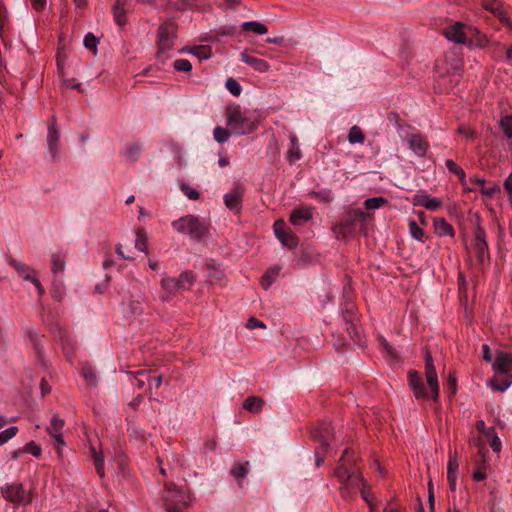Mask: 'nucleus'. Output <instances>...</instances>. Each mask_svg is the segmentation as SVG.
Instances as JSON below:
<instances>
[{"label":"nucleus","mask_w":512,"mask_h":512,"mask_svg":"<svg viewBox=\"0 0 512 512\" xmlns=\"http://www.w3.org/2000/svg\"><path fill=\"white\" fill-rule=\"evenodd\" d=\"M225 87L233 96H239L241 94L242 88L234 78H228Z\"/></svg>","instance_id":"52"},{"label":"nucleus","mask_w":512,"mask_h":512,"mask_svg":"<svg viewBox=\"0 0 512 512\" xmlns=\"http://www.w3.org/2000/svg\"><path fill=\"white\" fill-rule=\"evenodd\" d=\"M434 228L435 232L443 237V236H454V228L453 226L447 222L445 218H436L434 220Z\"/></svg>","instance_id":"26"},{"label":"nucleus","mask_w":512,"mask_h":512,"mask_svg":"<svg viewBox=\"0 0 512 512\" xmlns=\"http://www.w3.org/2000/svg\"><path fill=\"white\" fill-rule=\"evenodd\" d=\"M407 379L409 387L416 399L428 400L430 398L425 384L416 370H410L408 372Z\"/></svg>","instance_id":"11"},{"label":"nucleus","mask_w":512,"mask_h":512,"mask_svg":"<svg viewBox=\"0 0 512 512\" xmlns=\"http://www.w3.org/2000/svg\"><path fill=\"white\" fill-rule=\"evenodd\" d=\"M135 248H137L139 251L147 252V237L143 230L137 231V239L135 242Z\"/></svg>","instance_id":"55"},{"label":"nucleus","mask_w":512,"mask_h":512,"mask_svg":"<svg viewBox=\"0 0 512 512\" xmlns=\"http://www.w3.org/2000/svg\"><path fill=\"white\" fill-rule=\"evenodd\" d=\"M208 278L211 283L220 284L225 275L219 264L213 262L207 264Z\"/></svg>","instance_id":"27"},{"label":"nucleus","mask_w":512,"mask_h":512,"mask_svg":"<svg viewBox=\"0 0 512 512\" xmlns=\"http://www.w3.org/2000/svg\"><path fill=\"white\" fill-rule=\"evenodd\" d=\"M51 264L52 272L55 275L63 272L65 269V260L59 255H52Z\"/></svg>","instance_id":"47"},{"label":"nucleus","mask_w":512,"mask_h":512,"mask_svg":"<svg viewBox=\"0 0 512 512\" xmlns=\"http://www.w3.org/2000/svg\"><path fill=\"white\" fill-rule=\"evenodd\" d=\"M495 374L512 375V354L498 351L493 363Z\"/></svg>","instance_id":"16"},{"label":"nucleus","mask_w":512,"mask_h":512,"mask_svg":"<svg viewBox=\"0 0 512 512\" xmlns=\"http://www.w3.org/2000/svg\"><path fill=\"white\" fill-rule=\"evenodd\" d=\"M445 165H446L447 169L449 170V172L455 174L459 178V181L462 184L465 192H470L475 189L473 187L466 186V173L458 164H456L451 159H447L445 162Z\"/></svg>","instance_id":"25"},{"label":"nucleus","mask_w":512,"mask_h":512,"mask_svg":"<svg viewBox=\"0 0 512 512\" xmlns=\"http://www.w3.org/2000/svg\"><path fill=\"white\" fill-rule=\"evenodd\" d=\"M424 361L427 386L430 389L432 400L436 402L439 399V382L433 358L429 350L425 351Z\"/></svg>","instance_id":"9"},{"label":"nucleus","mask_w":512,"mask_h":512,"mask_svg":"<svg viewBox=\"0 0 512 512\" xmlns=\"http://www.w3.org/2000/svg\"><path fill=\"white\" fill-rule=\"evenodd\" d=\"M114 21L118 26H124L127 22L126 10L120 0H117L112 7Z\"/></svg>","instance_id":"28"},{"label":"nucleus","mask_w":512,"mask_h":512,"mask_svg":"<svg viewBox=\"0 0 512 512\" xmlns=\"http://www.w3.org/2000/svg\"><path fill=\"white\" fill-rule=\"evenodd\" d=\"M334 475L341 483L351 481L352 485L359 487L362 486L361 495L362 498L369 503V493L366 491V481L359 472V468L356 465V458L354 457V451L346 448L335 468Z\"/></svg>","instance_id":"1"},{"label":"nucleus","mask_w":512,"mask_h":512,"mask_svg":"<svg viewBox=\"0 0 512 512\" xmlns=\"http://www.w3.org/2000/svg\"><path fill=\"white\" fill-rule=\"evenodd\" d=\"M227 126L233 134L248 135L257 128L254 118L242 112L239 105H232L226 109Z\"/></svg>","instance_id":"3"},{"label":"nucleus","mask_w":512,"mask_h":512,"mask_svg":"<svg viewBox=\"0 0 512 512\" xmlns=\"http://www.w3.org/2000/svg\"><path fill=\"white\" fill-rule=\"evenodd\" d=\"M410 149L419 157H424L429 149L428 141L419 133L408 138Z\"/></svg>","instance_id":"19"},{"label":"nucleus","mask_w":512,"mask_h":512,"mask_svg":"<svg viewBox=\"0 0 512 512\" xmlns=\"http://www.w3.org/2000/svg\"><path fill=\"white\" fill-rule=\"evenodd\" d=\"M499 125L505 136L512 139V116H504L501 118Z\"/></svg>","instance_id":"46"},{"label":"nucleus","mask_w":512,"mask_h":512,"mask_svg":"<svg viewBox=\"0 0 512 512\" xmlns=\"http://www.w3.org/2000/svg\"><path fill=\"white\" fill-rule=\"evenodd\" d=\"M458 463L456 458H452L450 456L448 467H447V477L457 476Z\"/></svg>","instance_id":"63"},{"label":"nucleus","mask_w":512,"mask_h":512,"mask_svg":"<svg viewBox=\"0 0 512 512\" xmlns=\"http://www.w3.org/2000/svg\"><path fill=\"white\" fill-rule=\"evenodd\" d=\"M64 426V420L60 419L58 415H54L50 421V426L47 428L48 433H57L61 432Z\"/></svg>","instance_id":"54"},{"label":"nucleus","mask_w":512,"mask_h":512,"mask_svg":"<svg viewBox=\"0 0 512 512\" xmlns=\"http://www.w3.org/2000/svg\"><path fill=\"white\" fill-rule=\"evenodd\" d=\"M310 195L313 198L318 199L321 202L324 203H330L333 200L332 192L329 189H323L320 191H312Z\"/></svg>","instance_id":"45"},{"label":"nucleus","mask_w":512,"mask_h":512,"mask_svg":"<svg viewBox=\"0 0 512 512\" xmlns=\"http://www.w3.org/2000/svg\"><path fill=\"white\" fill-rule=\"evenodd\" d=\"M385 203L387 200L384 197H372L365 200L364 206L366 209H378Z\"/></svg>","instance_id":"48"},{"label":"nucleus","mask_w":512,"mask_h":512,"mask_svg":"<svg viewBox=\"0 0 512 512\" xmlns=\"http://www.w3.org/2000/svg\"><path fill=\"white\" fill-rule=\"evenodd\" d=\"M176 31L177 25L173 19H168L160 25L157 33L158 58L173 48L176 39Z\"/></svg>","instance_id":"6"},{"label":"nucleus","mask_w":512,"mask_h":512,"mask_svg":"<svg viewBox=\"0 0 512 512\" xmlns=\"http://www.w3.org/2000/svg\"><path fill=\"white\" fill-rule=\"evenodd\" d=\"M181 191L188 197L190 200H197L199 198V192L193 188H191L189 185L182 183Z\"/></svg>","instance_id":"58"},{"label":"nucleus","mask_w":512,"mask_h":512,"mask_svg":"<svg viewBox=\"0 0 512 512\" xmlns=\"http://www.w3.org/2000/svg\"><path fill=\"white\" fill-rule=\"evenodd\" d=\"M357 215H348L344 221L334 228L337 237L348 238L352 236L356 230Z\"/></svg>","instance_id":"18"},{"label":"nucleus","mask_w":512,"mask_h":512,"mask_svg":"<svg viewBox=\"0 0 512 512\" xmlns=\"http://www.w3.org/2000/svg\"><path fill=\"white\" fill-rule=\"evenodd\" d=\"M408 224L411 236L417 241H422L424 237L423 229L413 219H410Z\"/></svg>","instance_id":"43"},{"label":"nucleus","mask_w":512,"mask_h":512,"mask_svg":"<svg viewBox=\"0 0 512 512\" xmlns=\"http://www.w3.org/2000/svg\"><path fill=\"white\" fill-rule=\"evenodd\" d=\"M291 148L287 152V157L291 162L298 161L301 158V151L298 146V140L295 135L290 137Z\"/></svg>","instance_id":"38"},{"label":"nucleus","mask_w":512,"mask_h":512,"mask_svg":"<svg viewBox=\"0 0 512 512\" xmlns=\"http://www.w3.org/2000/svg\"><path fill=\"white\" fill-rule=\"evenodd\" d=\"M50 435L56 442L58 456L62 457L61 448L65 445V441L63 439L62 433L61 432H57V433L52 432V433H50Z\"/></svg>","instance_id":"61"},{"label":"nucleus","mask_w":512,"mask_h":512,"mask_svg":"<svg viewBox=\"0 0 512 512\" xmlns=\"http://www.w3.org/2000/svg\"><path fill=\"white\" fill-rule=\"evenodd\" d=\"M453 57L449 54L445 55L444 61L440 64L437 63L435 66V73L439 77L438 86L435 89L438 90L439 93H448L450 89L446 87L445 81L446 76H454L456 77V82H458L462 76L463 71V59L458 57L456 53H452Z\"/></svg>","instance_id":"2"},{"label":"nucleus","mask_w":512,"mask_h":512,"mask_svg":"<svg viewBox=\"0 0 512 512\" xmlns=\"http://www.w3.org/2000/svg\"><path fill=\"white\" fill-rule=\"evenodd\" d=\"M173 67L177 71L189 72L192 70V64L187 59H177L173 63Z\"/></svg>","instance_id":"57"},{"label":"nucleus","mask_w":512,"mask_h":512,"mask_svg":"<svg viewBox=\"0 0 512 512\" xmlns=\"http://www.w3.org/2000/svg\"><path fill=\"white\" fill-rule=\"evenodd\" d=\"M22 451L25 453H30L35 457H40L42 452L41 447L34 441L26 443L25 446L22 448Z\"/></svg>","instance_id":"56"},{"label":"nucleus","mask_w":512,"mask_h":512,"mask_svg":"<svg viewBox=\"0 0 512 512\" xmlns=\"http://www.w3.org/2000/svg\"><path fill=\"white\" fill-rule=\"evenodd\" d=\"M47 152L49 154V160L57 163L60 161V131L57 126V119L55 115H52L47 124Z\"/></svg>","instance_id":"7"},{"label":"nucleus","mask_w":512,"mask_h":512,"mask_svg":"<svg viewBox=\"0 0 512 512\" xmlns=\"http://www.w3.org/2000/svg\"><path fill=\"white\" fill-rule=\"evenodd\" d=\"M483 5L486 10L494 13L501 8L500 0H483Z\"/></svg>","instance_id":"62"},{"label":"nucleus","mask_w":512,"mask_h":512,"mask_svg":"<svg viewBox=\"0 0 512 512\" xmlns=\"http://www.w3.org/2000/svg\"><path fill=\"white\" fill-rule=\"evenodd\" d=\"M274 233L280 242L289 249H294L298 245V238L294 233L285 228L283 220H277L274 223Z\"/></svg>","instance_id":"12"},{"label":"nucleus","mask_w":512,"mask_h":512,"mask_svg":"<svg viewBox=\"0 0 512 512\" xmlns=\"http://www.w3.org/2000/svg\"><path fill=\"white\" fill-rule=\"evenodd\" d=\"M232 131L221 126H217L213 130V136L216 142L225 143L229 140Z\"/></svg>","instance_id":"40"},{"label":"nucleus","mask_w":512,"mask_h":512,"mask_svg":"<svg viewBox=\"0 0 512 512\" xmlns=\"http://www.w3.org/2000/svg\"><path fill=\"white\" fill-rule=\"evenodd\" d=\"M142 151V145L139 142L133 143L129 145L125 151L123 152L124 157L126 158L127 162H135L140 157Z\"/></svg>","instance_id":"30"},{"label":"nucleus","mask_w":512,"mask_h":512,"mask_svg":"<svg viewBox=\"0 0 512 512\" xmlns=\"http://www.w3.org/2000/svg\"><path fill=\"white\" fill-rule=\"evenodd\" d=\"M188 52L198 57L200 60H207L212 56V49L207 45H198L187 48Z\"/></svg>","instance_id":"33"},{"label":"nucleus","mask_w":512,"mask_h":512,"mask_svg":"<svg viewBox=\"0 0 512 512\" xmlns=\"http://www.w3.org/2000/svg\"><path fill=\"white\" fill-rule=\"evenodd\" d=\"M364 140H365V135H364L362 129L357 125L352 126L348 133L349 143L352 145L362 144L364 142Z\"/></svg>","instance_id":"37"},{"label":"nucleus","mask_w":512,"mask_h":512,"mask_svg":"<svg viewBox=\"0 0 512 512\" xmlns=\"http://www.w3.org/2000/svg\"><path fill=\"white\" fill-rule=\"evenodd\" d=\"M180 290H189L195 281V276L191 271H185L176 278Z\"/></svg>","instance_id":"34"},{"label":"nucleus","mask_w":512,"mask_h":512,"mask_svg":"<svg viewBox=\"0 0 512 512\" xmlns=\"http://www.w3.org/2000/svg\"><path fill=\"white\" fill-rule=\"evenodd\" d=\"M163 501L167 512H182L190 501V496L187 487H176L173 483L165 485V493Z\"/></svg>","instance_id":"5"},{"label":"nucleus","mask_w":512,"mask_h":512,"mask_svg":"<svg viewBox=\"0 0 512 512\" xmlns=\"http://www.w3.org/2000/svg\"><path fill=\"white\" fill-rule=\"evenodd\" d=\"M378 342L381 349L385 351L389 357H391L392 359L398 358V353L396 349L392 345H390V343L384 337H379Z\"/></svg>","instance_id":"44"},{"label":"nucleus","mask_w":512,"mask_h":512,"mask_svg":"<svg viewBox=\"0 0 512 512\" xmlns=\"http://www.w3.org/2000/svg\"><path fill=\"white\" fill-rule=\"evenodd\" d=\"M344 319L346 321V329H347V332L349 333L350 337L355 342H357V343L360 342V333H359L357 325L354 322V320H355L354 317L352 315H350L349 318H346V316H344Z\"/></svg>","instance_id":"39"},{"label":"nucleus","mask_w":512,"mask_h":512,"mask_svg":"<svg viewBox=\"0 0 512 512\" xmlns=\"http://www.w3.org/2000/svg\"><path fill=\"white\" fill-rule=\"evenodd\" d=\"M389 122L394 125L398 130H402L405 127H408L407 123L401 119L397 112H391L388 115Z\"/></svg>","instance_id":"53"},{"label":"nucleus","mask_w":512,"mask_h":512,"mask_svg":"<svg viewBox=\"0 0 512 512\" xmlns=\"http://www.w3.org/2000/svg\"><path fill=\"white\" fill-rule=\"evenodd\" d=\"M264 405V400L257 396H249L243 402V408L247 411L257 413Z\"/></svg>","instance_id":"29"},{"label":"nucleus","mask_w":512,"mask_h":512,"mask_svg":"<svg viewBox=\"0 0 512 512\" xmlns=\"http://www.w3.org/2000/svg\"><path fill=\"white\" fill-rule=\"evenodd\" d=\"M457 133L465 136L468 139H473L476 135V132L474 129H472L470 127H465V126L458 127Z\"/></svg>","instance_id":"64"},{"label":"nucleus","mask_w":512,"mask_h":512,"mask_svg":"<svg viewBox=\"0 0 512 512\" xmlns=\"http://www.w3.org/2000/svg\"><path fill=\"white\" fill-rule=\"evenodd\" d=\"M487 384L495 391L504 392L512 384V375L495 374Z\"/></svg>","instance_id":"20"},{"label":"nucleus","mask_w":512,"mask_h":512,"mask_svg":"<svg viewBox=\"0 0 512 512\" xmlns=\"http://www.w3.org/2000/svg\"><path fill=\"white\" fill-rule=\"evenodd\" d=\"M312 438L319 442L322 449H327L333 438V427L330 423L321 422L311 432Z\"/></svg>","instance_id":"13"},{"label":"nucleus","mask_w":512,"mask_h":512,"mask_svg":"<svg viewBox=\"0 0 512 512\" xmlns=\"http://www.w3.org/2000/svg\"><path fill=\"white\" fill-rule=\"evenodd\" d=\"M243 195L244 188L240 184L235 185L229 193L224 195L225 206L235 213H240Z\"/></svg>","instance_id":"14"},{"label":"nucleus","mask_w":512,"mask_h":512,"mask_svg":"<svg viewBox=\"0 0 512 512\" xmlns=\"http://www.w3.org/2000/svg\"><path fill=\"white\" fill-rule=\"evenodd\" d=\"M136 385L138 388H143L146 382L150 381V373L145 370L137 371L134 373Z\"/></svg>","instance_id":"50"},{"label":"nucleus","mask_w":512,"mask_h":512,"mask_svg":"<svg viewBox=\"0 0 512 512\" xmlns=\"http://www.w3.org/2000/svg\"><path fill=\"white\" fill-rule=\"evenodd\" d=\"M91 452L94 457L96 472L101 478H103L105 475L103 455L100 453H97L95 448H93V447L91 448Z\"/></svg>","instance_id":"41"},{"label":"nucleus","mask_w":512,"mask_h":512,"mask_svg":"<svg viewBox=\"0 0 512 512\" xmlns=\"http://www.w3.org/2000/svg\"><path fill=\"white\" fill-rule=\"evenodd\" d=\"M161 286L163 289V293L160 295V298L163 301H168L170 298L179 291V286L176 281V278L173 277H166L161 280Z\"/></svg>","instance_id":"23"},{"label":"nucleus","mask_w":512,"mask_h":512,"mask_svg":"<svg viewBox=\"0 0 512 512\" xmlns=\"http://www.w3.org/2000/svg\"><path fill=\"white\" fill-rule=\"evenodd\" d=\"M99 43V39L94 36L92 33H88L84 37V46L93 51L94 54L97 52V45Z\"/></svg>","instance_id":"49"},{"label":"nucleus","mask_w":512,"mask_h":512,"mask_svg":"<svg viewBox=\"0 0 512 512\" xmlns=\"http://www.w3.org/2000/svg\"><path fill=\"white\" fill-rule=\"evenodd\" d=\"M172 227L195 241H201L209 233L208 225L194 215H187L173 221Z\"/></svg>","instance_id":"4"},{"label":"nucleus","mask_w":512,"mask_h":512,"mask_svg":"<svg viewBox=\"0 0 512 512\" xmlns=\"http://www.w3.org/2000/svg\"><path fill=\"white\" fill-rule=\"evenodd\" d=\"M485 436L489 441V444L494 452L498 453L501 450V441L498 437L496 430L494 427H489L487 431H485Z\"/></svg>","instance_id":"36"},{"label":"nucleus","mask_w":512,"mask_h":512,"mask_svg":"<svg viewBox=\"0 0 512 512\" xmlns=\"http://www.w3.org/2000/svg\"><path fill=\"white\" fill-rule=\"evenodd\" d=\"M412 203L414 206H422L430 211H435L442 206V202L440 200L431 197L424 190H420L414 195Z\"/></svg>","instance_id":"17"},{"label":"nucleus","mask_w":512,"mask_h":512,"mask_svg":"<svg viewBox=\"0 0 512 512\" xmlns=\"http://www.w3.org/2000/svg\"><path fill=\"white\" fill-rule=\"evenodd\" d=\"M445 389L448 391L449 396H453L456 394L457 380H456L455 376L449 375V377L445 383Z\"/></svg>","instance_id":"60"},{"label":"nucleus","mask_w":512,"mask_h":512,"mask_svg":"<svg viewBox=\"0 0 512 512\" xmlns=\"http://www.w3.org/2000/svg\"><path fill=\"white\" fill-rule=\"evenodd\" d=\"M2 494L6 500L15 505L30 503L32 501L31 497L26 494L25 489L20 483L6 485L2 488Z\"/></svg>","instance_id":"10"},{"label":"nucleus","mask_w":512,"mask_h":512,"mask_svg":"<svg viewBox=\"0 0 512 512\" xmlns=\"http://www.w3.org/2000/svg\"><path fill=\"white\" fill-rule=\"evenodd\" d=\"M473 249L476 254L477 260L480 264H484L489 260V248L487 243V236L485 230L480 225V217L476 216V228L473 238Z\"/></svg>","instance_id":"8"},{"label":"nucleus","mask_w":512,"mask_h":512,"mask_svg":"<svg viewBox=\"0 0 512 512\" xmlns=\"http://www.w3.org/2000/svg\"><path fill=\"white\" fill-rule=\"evenodd\" d=\"M81 376L89 386L96 387L98 380L94 368L91 365H84L81 368Z\"/></svg>","instance_id":"35"},{"label":"nucleus","mask_w":512,"mask_h":512,"mask_svg":"<svg viewBox=\"0 0 512 512\" xmlns=\"http://www.w3.org/2000/svg\"><path fill=\"white\" fill-rule=\"evenodd\" d=\"M18 432L16 426H11L0 432V446L12 439Z\"/></svg>","instance_id":"51"},{"label":"nucleus","mask_w":512,"mask_h":512,"mask_svg":"<svg viewBox=\"0 0 512 512\" xmlns=\"http://www.w3.org/2000/svg\"><path fill=\"white\" fill-rule=\"evenodd\" d=\"M241 60L247 65L251 66L255 71L261 73L268 71L270 68V65L266 60L253 57L246 51L241 53Z\"/></svg>","instance_id":"21"},{"label":"nucleus","mask_w":512,"mask_h":512,"mask_svg":"<svg viewBox=\"0 0 512 512\" xmlns=\"http://www.w3.org/2000/svg\"><path fill=\"white\" fill-rule=\"evenodd\" d=\"M313 213L309 208H297L290 214V222L294 226H301L312 219Z\"/></svg>","instance_id":"22"},{"label":"nucleus","mask_w":512,"mask_h":512,"mask_svg":"<svg viewBox=\"0 0 512 512\" xmlns=\"http://www.w3.org/2000/svg\"><path fill=\"white\" fill-rule=\"evenodd\" d=\"M11 264L24 280L31 282L32 279L35 277L34 270L28 267L27 265L17 262L15 260H13Z\"/></svg>","instance_id":"31"},{"label":"nucleus","mask_w":512,"mask_h":512,"mask_svg":"<svg viewBox=\"0 0 512 512\" xmlns=\"http://www.w3.org/2000/svg\"><path fill=\"white\" fill-rule=\"evenodd\" d=\"M249 461H235L230 469V474L238 482L239 486L241 481L249 474Z\"/></svg>","instance_id":"24"},{"label":"nucleus","mask_w":512,"mask_h":512,"mask_svg":"<svg viewBox=\"0 0 512 512\" xmlns=\"http://www.w3.org/2000/svg\"><path fill=\"white\" fill-rule=\"evenodd\" d=\"M279 274V269H269L262 277H261V284L262 286L267 289L272 282L276 279V277Z\"/></svg>","instance_id":"42"},{"label":"nucleus","mask_w":512,"mask_h":512,"mask_svg":"<svg viewBox=\"0 0 512 512\" xmlns=\"http://www.w3.org/2000/svg\"><path fill=\"white\" fill-rule=\"evenodd\" d=\"M428 504H429V512H435V496H434V485L432 480L430 479L428 482Z\"/></svg>","instance_id":"59"},{"label":"nucleus","mask_w":512,"mask_h":512,"mask_svg":"<svg viewBox=\"0 0 512 512\" xmlns=\"http://www.w3.org/2000/svg\"><path fill=\"white\" fill-rule=\"evenodd\" d=\"M242 30L247 32H253L258 35H263L267 33L268 28L266 25L258 21H248L242 24Z\"/></svg>","instance_id":"32"},{"label":"nucleus","mask_w":512,"mask_h":512,"mask_svg":"<svg viewBox=\"0 0 512 512\" xmlns=\"http://www.w3.org/2000/svg\"><path fill=\"white\" fill-rule=\"evenodd\" d=\"M466 29L471 30L470 27H466L463 23L455 22L453 25L444 29V35L449 41L464 44L467 38Z\"/></svg>","instance_id":"15"}]
</instances>
